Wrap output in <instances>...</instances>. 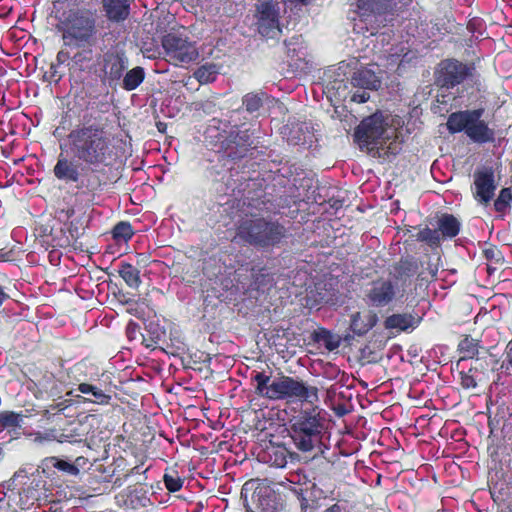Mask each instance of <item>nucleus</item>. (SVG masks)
<instances>
[{"mask_svg": "<svg viewBox=\"0 0 512 512\" xmlns=\"http://www.w3.org/2000/svg\"><path fill=\"white\" fill-rule=\"evenodd\" d=\"M394 48H390L389 50L385 51V57L387 59L388 65L387 67H393L398 63V66L402 65L404 62L405 57L407 56V53H404L406 48L402 47L401 49H397L396 51H393Z\"/></svg>", "mask_w": 512, "mask_h": 512, "instance_id": "obj_35", "label": "nucleus"}, {"mask_svg": "<svg viewBox=\"0 0 512 512\" xmlns=\"http://www.w3.org/2000/svg\"><path fill=\"white\" fill-rule=\"evenodd\" d=\"M161 129H163V126H162V123H159L158 124V130L161 131Z\"/></svg>", "mask_w": 512, "mask_h": 512, "instance_id": "obj_56", "label": "nucleus"}, {"mask_svg": "<svg viewBox=\"0 0 512 512\" xmlns=\"http://www.w3.org/2000/svg\"><path fill=\"white\" fill-rule=\"evenodd\" d=\"M77 390L83 394L90 395L86 400L95 404L107 405L111 400L110 395L104 393L100 388L92 384L81 383L78 385Z\"/></svg>", "mask_w": 512, "mask_h": 512, "instance_id": "obj_24", "label": "nucleus"}, {"mask_svg": "<svg viewBox=\"0 0 512 512\" xmlns=\"http://www.w3.org/2000/svg\"><path fill=\"white\" fill-rule=\"evenodd\" d=\"M315 302H318V303L327 302V299L325 298L324 295L320 294L319 299H315Z\"/></svg>", "mask_w": 512, "mask_h": 512, "instance_id": "obj_52", "label": "nucleus"}, {"mask_svg": "<svg viewBox=\"0 0 512 512\" xmlns=\"http://www.w3.org/2000/svg\"><path fill=\"white\" fill-rule=\"evenodd\" d=\"M162 47L167 60L175 65L190 63L199 57L195 43L175 33H168L163 37Z\"/></svg>", "mask_w": 512, "mask_h": 512, "instance_id": "obj_9", "label": "nucleus"}, {"mask_svg": "<svg viewBox=\"0 0 512 512\" xmlns=\"http://www.w3.org/2000/svg\"><path fill=\"white\" fill-rule=\"evenodd\" d=\"M393 134V129L383 115L375 113L362 120L355 130L354 137L361 149L371 152L382 148Z\"/></svg>", "mask_w": 512, "mask_h": 512, "instance_id": "obj_8", "label": "nucleus"}, {"mask_svg": "<svg viewBox=\"0 0 512 512\" xmlns=\"http://www.w3.org/2000/svg\"><path fill=\"white\" fill-rule=\"evenodd\" d=\"M219 141L223 154L231 159L244 157L252 145L248 131H240L236 126L232 127L226 135H221Z\"/></svg>", "mask_w": 512, "mask_h": 512, "instance_id": "obj_12", "label": "nucleus"}, {"mask_svg": "<svg viewBox=\"0 0 512 512\" xmlns=\"http://www.w3.org/2000/svg\"><path fill=\"white\" fill-rule=\"evenodd\" d=\"M381 38H382V41H384V39H385L384 34L381 35Z\"/></svg>", "mask_w": 512, "mask_h": 512, "instance_id": "obj_59", "label": "nucleus"}, {"mask_svg": "<svg viewBox=\"0 0 512 512\" xmlns=\"http://www.w3.org/2000/svg\"><path fill=\"white\" fill-rule=\"evenodd\" d=\"M359 320H360V313H354L352 316H351V328L352 330L357 333L358 335H361L363 333H365L367 331V329H362V328H359Z\"/></svg>", "mask_w": 512, "mask_h": 512, "instance_id": "obj_44", "label": "nucleus"}, {"mask_svg": "<svg viewBox=\"0 0 512 512\" xmlns=\"http://www.w3.org/2000/svg\"><path fill=\"white\" fill-rule=\"evenodd\" d=\"M127 67L126 59L118 53H106L104 55L103 71L109 80H119Z\"/></svg>", "mask_w": 512, "mask_h": 512, "instance_id": "obj_19", "label": "nucleus"}, {"mask_svg": "<svg viewBox=\"0 0 512 512\" xmlns=\"http://www.w3.org/2000/svg\"><path fill=\"white\" fill-rule=\"evenodd\" d=\"M420 241L428 243L430 246H437L441 237L438 229L425 228L418 233Z\"/></svg>", "mask_w": 512, "mask_h": 512, "instance_id": "obj_36", "label": "nucleus"}, {"mask_svg": "<svg viewBox=\"0 0 512 512\" xmlns=\"http://www.w3.org/2000/svg\"><path fill=\"white\" fill-rule=\"evenodd\" d=\"M53 173L58 180L66 183H77L80 179L79 165L62 153L58 156Z\"/></svg>", "mask_w": 512, "mask_h": 512, "instance_id": "obj_18", "label": "nucleus"}, {"mask_svg": "<svg viewBox=\"0 0 512 512\" xmlns=\"http://www.w3.org/2000/svg\"><path fill=\"white\" fill-rule=\"evenodd\" d=\"M161 129H163V126H162V123H159L158 124V130L161 131Z\"/></svg>", "mask_w": 512, "mask_h": 512, "instance_id": "obj_57", "label": "nucleus"}, {"mask_svg": "<svg viewBox=\"0 0 512 512\" xmlns=\"http://www.w3.org/2000/svg\"><path fill=\"white\" fill-rule=\"evenodd\" d=\"M103 10L108 20L122 22L130 14V3L128 0H102Z\"/></svg>", "mask_w": 512, "mask_h": 512, "instance_id": "obj_20", "label": "nucleus"}, {"mask_svg": "<svg viewBox=\"0 0 512 512\" xmlns=\"http://www.w3.org/2000/svg\"><path fill=\"white\" fill-rule=\"evenodd\" d=\"M324 512H343V509L338 504H334L327 508Z\"/></svg>", "mask_w": 512, "mask_h": 512, "instance_id": "obj_49", "label": "nucleus"}, {"mask_svg": "<svg viewBox=\"0 0 512 512\" xmlns=\"http://www.w3.org/2000/svg\"><path fill=\"white\" fill-rule=\"evenodd\" d=\"M340 372V369L335 364L326 363L322 367L321 376L328 380H335Z\"/></svg>", "mask_w": 512, "mask_h": 512, "instance_id": "obj_40", "label": "nucleus"}, {"mask_svg": "<svg viewBox=\"0 0 512 512\" xmlns=\"http://www.w3.org/2000/svg\"><path fill=\"white\" fill-rule=\"evenodd\" d=\"M497 184L492 168L483 167L474 173L473 195L475 200L487 205L493 199Z\"/></svg>", "mask_w": 512, "mask_h": 512, "instance_id": "obj_13", "label": "nucleus"}, {"mask_svg": "<svg viewBox=\"0 0 512 512\" xmlns=\"http://www.w3.org/2000/svg\"><path fill=\"white\" fill-rule=\"evenodd\" d=\"M275 458L272 461V464L276 467H284L287 464V457L285 450L282 448H277L274 451Z\"/></svg>", "mask_w": 512, "mask_h": 512, "instance_id": "obj_43", "label": "nucleus"}, {"mask_svg": "<svg viewBox=\"0 0 512 512\" xmlns=\"http://www.w3.org/2000/svg\"><path fill=\"white\" fill-rule=\"evenodd\" d=\"M5 497H6V494L0 488V503L5 499Z\"/></svg>", "mask_w": 512, "mask_h": 512, "instance_id": "obj_54", "label": "nucleus"}, {"mask_svg": "<svg viewBox=\"0 0 512 512\" xmlns=\"http://www.w3.org/2000/svg\"><path fill=\"white\" fill-rule=\"evenodd\" d=\"M35 436L34 441L38 443H42L45 441H54L57 440L58 442H64L67 440V436L64 434H61L59 437L57 436L56 430L51 429L44 433L36 432L33 434Z\"/></svg>", "mask_w": 512, "mask_h": 512, "instance_id": "obj_37", "label": "nucleus"}, {"mask_svg": "<svg viewBox=\"0 0 512 512\" xmlns=\"http://www.w3.org/2000/svg\"><path fill=\"white\" fill-rule=\"evenodd\" d=\"M325 430V417L318 407L301 410L290 419L289 434L295 447L310 452L319 447Z\"/></svg>", "mask_w": 512, "mask_h": 512, "instance_id": "obj_4", "label": "nucleus"}, {"mask_svg": "<svg viewBox=\"0 0 512 512\" xmlns=\"http://www.w3.org/2000/svg\"><path fill=\"white\" fill-rule=\"evenodd\" d=\"M254 497L261 512H275L278 509L277 497L269 487L257 488Z\"/></svg>", "mask_w": 512, "mask_h": 512, "instance_id": "obj_22", "label": "nucleus"}, {"mask_svg": "<svg viewBox=\"0 0 512 512\" xmlns=\"http://www.w3.org/2000/svg\"><path fill=\"white\" fill-rule=\"evenodd\" d=\"M438 230L443 237L453 238L459 233L460 223L453 215L444 214L438 220Z\"/></svg>", "mask_w": 512, "mask_h": 512, "instance_id": "obj_25", "label": "nucleus"}, {"mask_svg": "<svg viewBox=\"0 0 512 512\" xmlns=\"http://www.w3.org/2000/svg\"><path fill=\"white\" fill-rule=\"evenodd\" d=\"M119 275L131 288H138L141 284L140 271L130 263H122Z\"/></svg>", "mask_w": 512, "mask_h": 512, "instance_id": "obj_27", "label": "nucleus"}, {"mask_svg": "<svg viewBox=\"0 0 512 512\" xmlns=\"http://www.w3.org/2000/svg\"><path fill=\"white\" fill-rule=\"evenodd\" d=\"M266 96L265 93H248L243 97V105L245 109L250 112H256L263 105V99Z\"/></svg>", "mask_w": 512, "mask_h": 512, "instance_id": "obj_32", "label": "nucleus"}, {"mask_svg": "<svg viewBox=\"0 0 512 512\" xmlns=\"http://www.w3.org/2000/svg\"><path fill=\"white\" fill-rule=\"evenodd\" d=\"M96 15L85 9L70 10L60 23L64 45L81 48L92 45L96 39Z\"/></svg>", "mask_w": 512, "mask_h": 512, "instance_id": "obj_5", "label": "nucleus"}, {"mask_svg": "<svg viewBox=\"0 0 512 512\" xmlns=\"http://www.w3.org/2000/svg\"><path fill=\"white\" fill-rule=\"evenodd\" d=\"M285 229L276 222L264 219L242 220L237 228L235 239H240L255 246H273L281 241Z\"/></svg>", "mask_w": 512, "mask_h": 512, "instance_id": "obj_6", "label": "nucleus"}, {"mask_svg": "<svg viewBox=\"0 0 512 512\" xmlns=\"http://www.w3.org/2000/svg\"><path fill=\"white\" fill-rule=\"evenodd\" d=\"M396 285L389 280H379L373 283L367 294L369 303L375 307L388 305L396 296Z\"/></svg>", "mask_w": 512, "mask_h": 512, "instance_id": "obj_16", "label": "nucleus"}, {"mask_svg": "<svg viewBox=\"0 0 512 512\" xmlns=\"http://www.w3.org/2000/svg\"><path fill=\"white\" fill-rule=\"evenodd\" d=\"M479 347V341L469 336H466L464 339H462L458 345V349L462 354V359L474 358L478 354Z\"/></svg>", "mask_w": 512, "mask_h": 512, "instance_id": "obj_30", "label": "nucleus"}, {"mask_svg": "<svg viewBox=\"0 0 512 512\" xmlns=\"http://www.w3.org/2000/svg\"><path fill=\"white\" fill-rule=\"evenodd\" d=\"M127 334L128 336L131 338L132 335L136 332L137 330V324L133 323V322H130L128 325H127Z\"/></svg>", "mask_w": 512, "mask_h": 512, "instance_id": "obj_47", "label": "nucleus"}, {"mask_svg": "<svg viewBox=\"0 0 512 512\" xmlns=\"http://www.w3.org/2000/svg\"><path fill=\"white\" fill-rule=\"evenodd\" d=\"M285 3H298V2H304L305 0H283Z\"/></svg>", "mask_w": 512, "mask_h": 512, "instance_id": "obj_53", "label": "nucleus"}, {"mask_svg": "<svg viewBox=\"0 0 512 512\" xmlns=\"http://www.w3.org/2000/svg\"><path fill=\"white\" fill-rule=\"evenodd\" d=\"M9 298L8 294L5 293L3 288L0 286V306L4 303L5 300Z\"/></svg>", "mask_w": 512, "mask_h": 512, "instance_id": "obj_50", "label": "nucleus"}, {"mask_svg": "<svg viewBox=\"0 0 512 512\" xmlns=\"http://www.w3.org/2000/svg\"><path fill=\"white\" fill-rule=\"evenodd\" d=\"M219 73L218 67L213 63H206L200 66L195 72L194 77L201 83L207 84L213 82Z\"/></svg>", "mask_w": 512, "mask_h": 512, "instance_id": "obj_28", "label": "nucleus"}, {"mask_svg": "<svg viewBox=\"0 0 512 512\" xmlns=\"http://www.w3.org/2000/svg\"><path fill=\"white\" fill-rule=\"evenodd\" d=\"M114 485H118V486H120V485H121V482L119 481V479H116V480L114 481Z\"/></svg>", "mask_w": 512, "mask_h": 512, "instance_id": "obj_55", "label": "nucleus"}, {"mask_svg": "<svg viewBox=\"0 0 512 512\" xmlns=\"http://www.w3.org/2000/svg\"><path fill=\"white\" fill-rule=\"evenodd\" d=\"M282 134L287 137V141L293 145H303L312 147L317 141L314 128L311 123L297 122L283 127Z\"/></svg>", "mask_w": 512, "mask_h": 512, "instance_id": "obj_14", "label": "nucleus"}, {"mask_svg": "<svg viewBox=\"0 0 512 512\" xmlns=\"http://www.w3.org/2000/svg\"><path fill=\"white\" fill-rule=\"evenodd\" d=\"M56 59H57L58 63L63 64L70 59V55L68 52L61 50L58 52Z\"/></svg>", "mask_w": 512, "mask_h": 512, "instance_id": "obj_46", "label": "nucleus"}, {"mask_svg": "<svg viewBox=\"0 0 512 512\" xmlns=\"http://www.w3.org/2000/svg\"><path fill=\"white\" fill-rule=\"evenodd\" d=\"M420 320L421 318L418 315L411 313L393 314L386 318L385 327L387 329L406 331L410 328H416L419 325Z\"/></svg>", "mask_w": 512, "mask_h": 512, "instance_id": "obj_21", "label": "nucleus"}, {"mask_svg": "<svg viewBox=\"0 0 512 512\" xmlns=\"http://www.w3.org/2000/svg\"><path fill=\"white\" fill-rule=\"evenodd\" d=\"M164 483L166 488L170 492H177L183 486V480L178 477L176 474H165L164 475Z\"/></svg>", "mask_w": 512, "mask_h": 512, "instance_id": "obj_38", "label": "nucleus"}, {"mask_svg": "<svg viewBox=\"0 0 512 512\" xmlns=\"http://www.w3.org/2000/svg\"><path fill=\"white\" fill-rule=\"evenodd\" d=\"M381 71L378 64H371L369 67L358 69L354 72L351 83L355 87L376 90L381 84Z\"/></svg>", "mask_w": 512, "mask_h": 512, "instance_id": "obj_17", "label": "nucleus"}, {"mask_svg": "<svg viewBox=\"0 0 512 512\" xmlns=\"http://www.w3.org/2000/svg\"><path fill=\"white\" fill-rule=\"evenodd\" d=\"M145 72L142 67L129 70L123 77L122 88L127 91L135 90L144 80Z\"/></svg>", "mask_w": 512, "mask_h": 512, "instance_id": "obj_26", "label": "nucleus"}, {"mask_svg": "<svg viewBox=\"0 0 512 512\" xmlns=\"http://www.w3.org/2000/svg\"><path fill=\"white\" fill-rule=\"evenodd\" d=\"M117 503L125 508L140 509L151 504L147 491L141 486H129L116 496Z\"/></svg>", "mask_w": 512, "mask_h": 512, "instance_id": "obj_15", "label": "nucleus"}, {"mask_svg": "<svg viewBox=\"0 0 512 512\" xmlns=\"http://www.w3.org/2000/svg\"><path fill=\"white\" fill-rule=\"evenodd\" d=\"M287 55L290 58V66L301 68V63L306 57L305 47L299 37H293L286 42Z\"/></svg>", "mask_w": 512, "mask_h": 512, "instance_id": "obj_23", "label": "nucleus"}, {"mask_svg": "<svg viewBox=\"0 0 512 512\" xmlns=\"http://www.w3.org/2000/svg\"><path fill=\"white\" fill-rule=\"evenodd\" d=\"M32 494H33V489L30 487L24 489L21 493H19V497H20L19 506L21 509L28 508L30 505L33 504V501L37 499L36 497L32 496Z\"/></svg>", "mask_w": 512, "mask_h": 512, "instance_id": "obj_41", "label": "nucleus"}, {"mask_svg": "<svg viewBox=\"0 0 512 512\" xmlns=\"http://www.w3.org/2000/svg\"><path fill=\"white\" fill-rule=\"evenodd\" d=\"M474 67L457 60H444L437 71V83L442 87L451 88L462 83L472 75Z\"/></svg>", "mask_w": 512, "mask_h": 512, "instance_id": "obj_11", "label": "nucleus"}, {"mask_svg": "<svg viewBox=\"0 0 512 512\" xmlns=\"http://www.w3.org/2000/svg\"><path fill=\"white\" fill-rule=\"evenodd\" d=\"M483 109L465 110L452 113L447 120V129L450 133L464 131L476 143L494 141V131L481 120Z\"/></svg>", "mask_w": 512, "mask_h": 512, "instance_id": "obj_7", "label": "nucleus"}, {"mask_svg": "<svg viewBox=\"0 0 512 512\" xmlns=\"http://www.w3.org/2000/svg\"><path fill=\"white\" fill-rule=\"evenodd\" d=\"M256 25L259 33L265 37H274L280 32L279 10L272 0H260L256 3Z\"/></svg>", "mask_w": 512, "mask_h": 512, "instance_id": "obj_10", "label": "nucleus"}, {"mask_svg": "<svg viewBox=\"0 0 512 512\" xmlns=\"http://www.w3.org/2000/svg\"><path fill=\"white\" fill-rule=\"evenodd\" d=\"M461 386L464 389H473L476 388L477 382L474 376V371L470 369L467 372L460 373Z\"/></svg>", "mask_w": 512, "mask_h": 512, "instance_id": "obj_39", "label": "nucleus"}, {"mask_svg": "<svg viewBox=\"0 0 512 512\" xmlns=\"http://www.w3.org/2000/svg\"><path fill=\"white\" fill-rule=\"evenodd\" d=\"M336 346H337V345H333V346L328 345V348H329L330 350H333L334 348H336Z\"/></svg>", "mask_w": 512, "mask_h": 512, "instance_id": "obj_58", "label": "nucleus"}, {"mask_svg": "<svg viewBox=\"0 0 512 512\" xmlns=\"http://www.w3.org/2000/svg\"><path fill=\"white\" fill-rule=\"evenodd\" d=\"M369 98L370 94L366 91H356L351 96V100L356 103H365Z\"/></svg>", "mask_w": 512, "mask_h": 512, "instance_id": "obj_45", "label": "nucleus"}, {"mask_svg": "<svg viewBox=\"0 0 512 512\" xmlns=\"http://www.w3.org/2000/svg\"><path fill=\"white\" fill-rule=\"evenodd\" d=\"M512 202V191L510 188H503L497 199L494 201V208L497 212L503 213L510 208Z\"/></svg>", "mask_w": 512, "mask_h": 512, "instance_id": "obj_33", "label": "nucleus"}, {"mask_svg": "<svg viewBox=\"0 0 512 512\" xmlns=\"http://www.w3.org/2000/svg\"><path fill=\"white\" fill-rule=\"evenodd\" d=\"M67 139L74 156L94 170L108 166L113 158L111 134L100 124L78 126Z\"/></svg>", "mask_w": 512, "mask_h": 512, "instance_id": "obj_1", "label": "nucleus"}, {"mask_svg": "<svg viewBox=\"0 0 512 512\" xmlns=\"http://www.w3.org/2000/svg\"><path fill=\"white\" fill-rule=\"evenodd\" d=\"M411 0H356L350 19L357 34L375 35L381 27L392 24L393 11L398 3L408 4Z\"/></svg>", "mask_w": 512, "mask_h": 512, "instance_id": "obj_3", "label": "nucleus"}, {"mask_svg": "<svg viewBox=\"0 0 512 512\" xmlns=\"http://www.w3.org/2000/svg\"><path fill=\"white\" fill-rule=\"evenodd\" d=\"M251 380L255 383V393L271 401H319L317 387L307 386L294 377L279 374L272 378L271 374L265 372H253Z\"/></svg>", "mask_w": 512, "mask_h": 512, "instance_id": "obj_2", "label": "nucleus"}, {"mask_svg": "<svg viewBox=\"0 0 512 512\" xmlns=\"http://www.w3.org/2000/svg\"><path fill=\"white\" fill-rule=\"evenodd\" d=\"M133 235L134 231L128 222H120L113 229V237L117 241L127 242Z\"/></svg>", "mask_w": 512, "mask_h": 512, "instance_id": "obj_34", "label": "nucleus"}, {"mask_svg": "<svg viewBox=\"0 0 512 512\" xmlns=\"http://www.w3.org/2000/svg\"><path fill=\"white\" fill-rule=\"evenodd\" d=\"M22 420L21 414L12 411L2 412L0 413V430L19 428Z\"/></svg>", "mask_w": 512, "mask_h": 512, "instance_id": "obj_31", "label": "nucleus"}, {"mask_svg": "<svg viewBox=\"0 0 512 512\" xmlns=\"http://www.w3.org/2000/svg\"><path fill=\"white\" fill-rule=\"evenodd\" d=\"M502 367L506 369L509 374H512V339L508 342L505 348V359Z\"/></svg>", "mask_w": 512, "mask_h": 512, "instance_id": "obj_42", "label": "nucleus"}, {"mask_svg": "<svg viewBox=\"0 0 512 512\" xmlns=\"http://www.w3.org/2000/svg\"><path fill=\"white\" fill-rule=\"evenodd\" d=\"M485 253V256L487 259H493L494 258V254H495V251L493 249H486L484 251Z\"/></svg>", "mask_w": 512, "mask_h": 512, "instance_id": "obj_51", "label": "nucleus"}, {"mask_svg": "<svg viewBox=\"0 0 512 512\" xmlns=\"http://www.w3.org/2000/svg\"><path fill=\"white\" fill-rule=\"evenodd\" d=\"M44 463L47 468H56L59 471H62L69 475L76 476L79 473V469L77 466L68 461L59 459L57 457H48L44 460Z\"/></svg>", "mask_w": 512, "mask_h": 512, "instance_id": "obj_29", "label": "nucleus"}, {"mask_svg": "<svg viewBox=\"0 0 512 512\" xmlns=\"http://www.w3.org/2000/svg\"><path fill=\"white\" fill-rule=\"evenodd\" d=\"M100 183L98 180L95 181H88V184L86 185V188L90 191H95L99 187Z\"/></svg>", "mask_w": 512, "mask_h": 512, "instance_id": "obj_48", "label": "nucleus"}]
</instances>
